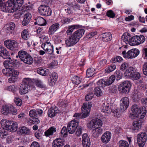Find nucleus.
<instances>
[{"label":"nucleus","mask_w":147,"mask_h":147,"mask_svg":"<svg viewBox=\"0 0 147 147\" xmlns=\"http://www.w3.org/2000/svg\"><path fill=\"white\" fill-rule=\"evenodd\" d=\"M59 110L57 107H52L50 108L48 113L49 117H52L55 116L58 113Z\"/></svg>","instance_id":"cd10ccee"},{"label":"nucleus","mask_w":147,"mask_h":147,"mask_svg":"<svg viewBox=\"0 0 147 147\" xmlns=\"http://www.w3.org/2000/svg\"><path fill=\"white\" fill-rule=\"evenodd\" d=\"M67 129L69 134L74 133V120H72L69 122Z\"/></svg>","instance_id":"e433bc0d"},{"label":"nucleus","mask_w":147,"mask_h":147,"mask_svg":"<svg viewBox=\"0 0 147 147\" xmlns=\"http://www.w3.org/2000/svg\"><path fill=\"white\" fill-rule=\"evenodd\" d=\"M42 47L43 49L46 51H47L50 55L52 54L53 53V46L51 43L49 42H46L43 43Z\"/></svg>","instance_id":"f3484780"},{"label":"nucleus","mask_w":147,"mask_h":147,"mask_svg":"<svg viewBox=\"0 0 147 147\" xmlns=\"http://www.w3.org/2000/svg\"><path fill=\"white\" fill-rule=\"evenodd\" d=\"M5 69L2 70L3 73L8 76H11L8 80V82L10 83L15 82L17 80L16 76L18 75L19 73L18 71L13 69L12 66H9V65H4Z\"/></svg>","instance_id":"f257e3e1"},{"label":"nucleus","mask_w":147,"mask_h":147,"mask_svg":"<svg viewBox=\"0 0 147 147\" xmlns=\"http://www.w3.org/2000/svg\"><path fill=\"white\" fill-rule=\"evenodd\" d=\"M131 86V84L130 81H125L119 85L118 89L120 92L128 93L130 90Z\"/></svg>","instance_id":"0eeeda50"},{"label":"nucleus","mask_w":147,"mask_h":147,"mask_svg":"<svg viewBox=\"0 0 147 147\" xmlns=\"http://www.w3.org/2000/svg\"><path fill=\"white\" fill-rule=\"evenodd\" d=\"M82 79L77 76H74V87L75 85H78L81 82Z\"/></svg>","instance_id":"4d7b16f0"},{"label":"nucleus","mask_w":147,"mask_h":147,"mask_svg":"<svg viewBox=\"0 0 147 147\" xmlns=\"http://www.w3.org/2000/svg\"><path fill=\"white\" fill-rule=\"evenodd\" d=\"M59 24L58 23H56L52 24L49 28L48 31L49 35H52L54 34L59 28Z\"/></svg>","instance_id":"393cba45"},{"label":"nucleus","mask_w":147,"mask_h":147,"mask_svg":"<svg viewBox=\"0 0 147 147\" xmlns=\"http://www.w3.org/2000/svg\"><path fill=\"white\" fill-rule=\"evenodd\" d=\"M102 124V122L101 120L94 119L90 121L88 126L90 129H92V128H95L97 126H101Z\"/></svg>","instance_id":"6ab92c4d"},{"label":"nucleus","mask_w":147,"mask_h":147,"mask_svg":"<svg viewBox=\"0 0 147 147\" xmlns=\"http://www.w3.org/2000/svg\"><path fill=\"white\" fill-rule=\"evenodd\" d=\"M16 7H17L18 9L24 3V0H14Z\"/></svg>","instance_id":"5fc2aeb1"},{"label":"nucleus","mask_w":147,"mask_h":147,"mask_svg":"<svg viewBox=\"0 0 147 147\" xmlns=\"http://www.w3.org/2000/svg\"><path fill=\"white\" fill-rule=\"evenodd\" d=\"M136 68L133 67H130L127 69L125 71L124 75L125 76L130 78L131 75L135 71Z\"/></svg>","instance_id":"c756f323"},{"label":"nucleus","mask_w":147,"mask_h":147,"mask_svg":"<svg viewBox=\"0 0 147 147\" xmlns=\"http://www.w3.org/2000/svg\"><path fill=\"white\" fill-rule=\"evenodd\" d=\"M30 82L29 79H24L19 88V92L21 95L24 94L28 92L30 87Z\"/></svg>","instance_id":"423d86ee"},{"label":"nucleus","mask_w":147,"mask_h":147,"mask_svg":"<svg viewBox=\"0 0 147 147\" xmlns=\"http://www.w3.org/2000/svg\"><path fill=\"white\" fill-rule=\"evenodd\" d=\"M16 58L18 57L20 59L19 63L22 64V62L27 64H31L33 63V59L31 56L26 51L24 50H20L18 53V55Z\"/></svg>","instance_id":"7ed1b4c3"},{"label":"nucleus","mask_w":147,"mask_h":147,"mask_svg":"<svg viewBox=\"0 0 147 147\" xmlns=\"http://www.w3.org/2000/svg\"><path fill=\"white\" fill-rule=\"evenodd\" d=\"M14 0H8L6 3V11L5 12L13 13L18 10L17 7H16Z\"/></svg>","instance_id":"f8f14e48"},{"label":"nucleus","mask_w":147,"mask_h":147,"mask_svg":"<svg viewBox=\"0 0 147 147\" xmlns=\"http://www.w3.org/2000/svg\"><path fill=\"white\" fill-rule=\"evenodd\" d=\"M76 117V118L74 119V132L76 130L75 129H76L78 127L75 133V135L77 136H79L82 134V128L80 126H78L80 118L77 117Z\"/></svg>","instance_id":"dca6fc26"},{"label":"nucleus","mask_w":147,"mask_h":147,"mask_svg":"<svg viewBox=\"0 0 147 147\" xmlns=\"http://www.w3.org/2000/svg\"><path fill=\"white\" fill-rule=\"evenodd\" d=\"M116 68L115 65H109L105 69L106 72L109 73L113 71Z\"/></svg>","instance_id":"37998d69"},{"label":"nucleus","mask_w":147,"mask_h":147,"mask_svg":"<svg viewBox=\"0 0 147 147\" xmlns=\"http://www.w3.org/2000/svg\"><path fill=\"white\" fill-rule=\"evenodd\" d=\"M10 113H12L13 115H16L18 114L17 110L13 106L10 105Z\"/></svg>","instance_id":"e2e57ef3"},{"label":"nucleus","mask_w":147,"mask_h":147,"mask_svg":"<svg viewBox=\"0 0 147 147\" xmlns=\"http://www.w3.org/2000/svg\"><path fill=\"white\" fill-rule=\"evenodd\" d=\"M57 80L50 77L48 79V83L50 86H53L55 84Z\"/></svg>","instance_id":"774afa93"},{"label":"nucleus","mask_w":147,"mask_h":147,"mask_svg":"<svg viewBox=\"0 0 147 147\" xmlns=\"http://www.w3.org/2000/svg\"><path fill=\"white\" fill-rule=\"evenodd\" d=\"M43 113L42 111L40 109H38L37 110L32 109L30 110L29 112V115L30 117L32 118L37 117L38 115H41Z\"/></svg>","instance_id":"4be33fe9"},{"label":"nucleus","mask_w":147,"mask_h":147,"mask_svg":"<svg viewBox=\"0 0 147 147\" xmlns=\"http://www.w3.org/2000/svg\"><path fill=\"white\" fill-rule=\"evenodd\" d=\"M67 103L66 102V101L63 100H61L58 103V105L62 107H65L67 105Z\"/></svg>","instance_id":"13d9d810"},{"label":"nucleus","mask_w":147,"mask_h":147,"mask_svg":"<svg viewBox=\"0 0 147 147\" xmlns=\"http://www.w3.org/2000/svg\"><path fill=\"white\" fill-rule=\"evenodd\" d=\"M115 79V76L114 75H112L108 79L105 81L103 79L99 80L97 82V84L98 86L104 88L105 86H108L111 85L114 81Z\"/></svg>","instance_id":"1a4fd4ad"},{"label":"nucleus","mask_w":147,"mask_h":147,"mask_svg":"<svg viewBox=\"0 0 147 147\" xmlns=\"http://www.w3.org/2000/svg\"><path fill=\"white\" fill-rule=\"evenodd\" d=\"M84 32L85 30L83 29H79L74 32V45L79 41Z\"/></svg>","instance_id":"a211bd4d"},{"label":"nucleus","mask_w":147,"mask_h":147,"mask_svg":"<svg viewBox=\"0 0 147 147\" xmlns=\"http://www.w3.org/2000/svg\"><path fill=\"white\" fill-rule=\"evenodd\" d=\"M139 94V93L137 91L134 92L133 93L131 98L133 101L137 102L140 99Z\"/></svg>","instance_id":"79ce46f5"},{"label":"nucleus","mask_w":147,"mask_h":147,"mask_svg":"<svg viewBox=\"0 0 147 147\" xmlns=\"http://www.w3.org/2000/svg\"><path fill=\"white\" fill-rule=\"evenodd\" d=\"M136 69L135 71H134L130 78V79L133 80H138L141 77L140 74L136 71Z\"/></svg>","instance_id":"ea45409f"},{"label":"nucleus","mask_w":147,"mask_h":147,"mask_svg":"<svg viewBox=\"0 0 147 147\" xmlns=\"http://www.w3.org/2000/svg\"><path fill=\"white\" fill-rule=\"evenodd\" d=\"M102 112L105 113V115H108V114L111 113V112L114 113L115 116L117 115V110H114L111 109V106L107 102L104 103L101 107Z\"/></svg>","instance_id":"ddd939ff"},{"label":"nucleus","mask_w":147,"mask_h":147,"mask_svg":"<svg viewBox=\"0 0 147 147\" xmlns=\"http://www.w3.org/2000/svg\"><path fill=\"white\" fill-rule=\"evenodd\" d=\"M140 53V51L137 49H132L128 51L127 53L124 51L122 54L125 58L133 59L137 57Z\"/></svg>","instance_id":"6e6552de"},{"label":"nucleus","mask_w":147,"mask_h":147,"mask_svg":"<svg viewBox=\"0 0 147 147\" xmlns=\"http://www.w3.org/2000/svg\"><path fill=\"white\" fill-rule=\"evenodd\" d=\"M137 38L138 42L139 45L143 43L145 40V37L143 35H137Z\"/></svg>","instance_id":"8fccbe9b"},{"label":"nucleus","mask_w":147,"mask_h":147,"mask_svg":"<svg viewBox=\"0 0 147 147\" xmlns=\"http://www.w3.org/2000/svg\"><path fill=\"white\" fill-rule=\"evenodd\" d=\"M101 126H98L95 128V129L92 131V136L94 138L98 137L99 135L102 132V130L101 128Z\"/></svg>","instance_id":"b1692460"},{"label":"nucleus","mask_w":147,"mask_h":147,"mask_svg":"<svg viewBox=\"0 0 147 147\" xmlns=\"http://www.w3.org/2000/svg\"><path fill=\"white\" fill-rule=\"evenodd\" d=\"M1 126L3 129L11 132H14L17 130L18 125L16 122L3 119L1 121Z\"/></svg>","instance_id":"f03ea898"},{"label":"nucleus","mask_w":147,"mask_h":147,"mask_svg":"<svg viewBox=\"0 0 147 147\" xmlns=\"http://www.w3.org/2000/svg\"><path fill=\"white\" fill-rule=\"evenodd\" d=\"M101 40L104 42L110 41L112 39L111 34L110 32H105L101 35Z\"/></svg>","instance_id":"bb28decb"},{"label":"nucleus","mask_w":147,"mask_h":147,"mask_svg":"<svg viewBox=\"0 0 147 147\" xmlns=\"http://www.w3.org/2000/svg\"><path fill=\"white\" fill-rule=\"evenodd\" d=\"M114 75L115 78L116 77H117V80H118L122 78V76L119 71H116Z\"/></svg>","instance_id":"338daca9"},{"label":"nucleus","mask_w":147,"mask_h":147,"mask_svg":"<svg viewBox=\"0 0 147 147\" xmlns=\"http://www.w3.org/2000/svg\"><path fill=\"white\" fill-rule=\"evenodd\" d=\"M97 32L96 31L92 32L86 35V37L88 38H90L97 34Z\"/></svg>","instance_id":"0e129e2a"},{"label":"nucleus","mask_w":147,"mask_h":147,"mask_svg":"<svg viewBox=\"0 0 147 147\" xmlns=\"http://www.w3.org/2000/svg\"><path fill=\"white\" fill-rule=\"evenodd\" d=\"M31 18V14L29 13L26 14L24 16V20L22 21V24L23 26L27 25L30 21Z\"/></svg>","instance_id":"2f4dec72"},{"label":"nucleus","mask_w":147,"mask_h":147,"mask_svg":"<svg viewBox=\"0 0 147 147\" xmlns=\"http://www.w3.org/2000/svg\"><path fill=\"white\" fill-rule=\"evenodd\" d=\"M73 20L72 19H69L67 18H63L61 21V22L63 24H68Z\"/></svg>","instance_id":"052dcab7"},{"label":"nucleus","mask_w":147,"mask_h":147,"mask_svg":"<svg viewBox=\"0 0 147 147\" xmlns=\"http://www.w3.org/2000/svg\"><path fill=\"white\" fill-rule=\"evenodd\" d=\"M37 71L38 74L44 76L47 75L49 73V70L48 69H43L41 67L38 69Z\"/></svg>","instance_id":"4c0bfd02"},{"label":"nucleus","mask_w":147,"mask_h":147,"mask_svg":"<svg viewBox=\"0 0 147 147\" xmlns=\"http://www.w3.org/2000/svg\"><path fill=\"white\" fill-rule=\"evenodd\" d=\"M14 102L16 105L18 106H20L22 104V100L19 98L16 97L14 99Z\"/></svg>","instance_id":"680f3d73"},{"label":"nucleus","mask_w":147,"mask_h":147,"mask_svg":"<svg viewBox=\"0 0 147 147\" xmlns=\"http://www.w3.org/2000/svg\"><path fill=\"white\" fill-rule=\"evenodd\" d=\"M88 105L86 104V105H83L81 109L82 113H76L74 114V117H77L79 118L83 119L89 115V112L90 108L91 107V102H88Z\"/></svg>","instance_id":"39448f33"},{"label":"nucleus","mask_w":147,"mask_h":147,"mask_svg":"<svg viewBox=\"0 0 147 147\" xmlns=\"http://www.w3.org/2000/svg\"><path fill=\"white\" fill-rule=\"evenodd\" d=\"M21 36L22 38L24 40H27L29 37L28 32L26 30H23L21 33Z\"/></svg>","instance_id":"6e6d98bb"},{"label":"nucleus","mask_w":147,"mask_h":147,"mask_svg":"<svg viewBox=\"0 0 147 147\" xmlns=\"http://www.w3.org/2000/svg\"><path fill=\"white\" fill-rule=\"evenodd\" d=\"M131 38L130 34L128 33H124L121 36V39L126 44L129 43V41Z\"/></svg>","instance_id":"473e14b6"},{"label":"nucleus","mask_w":147,"mask_h":147,"mask_svg":"<svg viewBox=\"0 0 147 147\" xmlns=\"http://www.w3.org/2000/svg\"><path fill=\"white\" fill-rule=\"evenodd\" d=\"M123 60V59L121 57L117 56L116 57L112 58L110 61V62L113 63H115L116 62L120 63Z\"/></svg>","instance_id":"a18cd8bd"},{"label":"nucleus","mask_w":147,"mask_h":147,"mask_svg":"<svg viewBox=\"0 0 147 147\" xmlns=\"http://www.w3.org/2000/svg\"><path fill=\"white\" fill-rule=\"evenodd\" d=\"M10 105H5L3 106L1 110V113L5 115H7L8 113H10Z\"/></svg>","instance_id":"72a5a7b5"},{"label":"nucleus","mask_w":147,"mask_h":147,"mask_svg":"<svg viewBox=\"0 0 147 147\" xmlns=\"http://www.w3.org/2000/svg\"><path fill=\"white\" fill-rule=\"evenodd\" d=\"M20 131L22 134H29L30 133V130L26 127L23 126L20 128Z\"/></svg>","instance_id":"c03bdc74"},{"label":"nucleus","mask_w":147,"mask_h":147,"mask_svg":"<svg viewBox=\"0 0 147 147\" xmlns=\"http://www.w3.org/2000/svg\"><path fill=\"white\" fill-rule=\"evenodd\" d=\"M56 131L55 128L52 127L45 132V135L47 137L49 136L50 135H53V132H55Z\"/></svg>","instance_id":"58836bf2"},{"label":"nucleus","mask_w":147,"mask_h":147,"mask_svg":"<svg viewBox=\"0 0 147 147\" xmlns=\"http://www.w3.org/2000/svg\"><path fill=\"white\" fill-rule=\"evenodd\" d=\"M137 140L139 147H143L147 140L146 134L145 132H141L137 136Z\"/></svg>","instance_id":"9b49d317"},{"label":"nucleus","mask_w":147,"mask_h":147,"mask_svg":"<svg viewBox=\"0 0 147 147\" xmlns=\"http://www.w3.org/2000/svg\"><path fill=\"white\" fill-rule=\"evenodd\" d=\"M74 34L69 37V39L66 41V45L68 47L72 46L74 45Z\"/></svg>","instance_id":"a19ab883"},{"label":"nucleus","mask_w":147,"mask_h":147,"mask_svg":"<svg viewBox=\"0 0 147 147\" xmlns=\"http://www.w3.org/2000/svg\"><path fill=\"white\" fill-rule=\"evenodd\" d=\"M137 35L131 37L129 44L131 46H135L139 45L138 42Z\"/></svg>","instance_id":"c9c22d12"},{"label":"nucleus","mask_w":147,"mask_h":147,"mask_svg":"<svg viewBox=\"0 0 147 147\" xmlns=\"http://www.w3.org/2000/svg\"><path fill=\"white\" fill-rule=\"evenodd\" d=\"M119 147H129V144L126 141L121 140L119 142Z\"/></svg>","instance_id":"3c124183"},{"label":"nucleus","mask_w":147,"mask_h":147,"mask_svg":"<svg viewBox=\"0 0 147 147\" xmlns=\"http://www.w3.org/2000/svg\"><path fill=\"white\" fill-rule=\"evenodd\" d=\"M67 129L66 127H63L61 130V136L62 137L65 138L68 134Z\"/></svg>","instance_id":"de8ad7c7"},{"label":"nucleus","mask_w":147,"mask_h":147,"mask_svg":"<svg viewBox=\"0 0 147 147\" xmlns=\"http://www.w3.org/2000/svg\"><path fill=\"white\" fill-rule=\"evenodd\" d=\"M143 121L142 119L134 121L132 123V131L133 132H137L141 128Z\"/></svg>","instance_id":"2eb2a0df"},{"label":"nucleus","mask_w":147,"mask_h":147,"mask_svg":"<svg viewBox=\"0 0 147 147\" xmlns=\"http://www.w3.org/2000/svg\"><path fill=\"white\" fill-rule=\"evenodd\" d=\"M38 12L42 16H51L52 11L49 6L45 5H41L38 8Z\"/></svg>","instance_id":"9d476101"},{"label":"nucleus","mask_w":147,"mask_h":147,"mask_svg":"<svg viewBox=\"0 0 147 147\" xmlns=\"http://www.w3.org/2000/svg\"><path fill=\"white\" fill-rule=\"evenodd\" d=\"M117 88L115 85L113 86L112 87L109 88V92L112 95L116 94L117 92Z\"/></svg>","instance_id":"09e8293b"},{"label":"nucleus","mask_w":147,"mask_h":147,"mask_svg":"<svg viewBox=\"0 0 147 147\" xmlns=\"http://www.w3.org/2000/svg\"><path fill=\"white\" fill-rule=\"evenodd\" d=\"M15 27V24L13 22H11L9 24H6L5 26V30L9 31L11 34H13L14 33V29Z\"/></svg>","instance_id":"c85d7f7f"},{"label":"nucleus","mask_w":147,"mask_h":147,"mask_svg":"<svg viewBox=\"0 0 147 147\" xmlns=\"http://www.w3.org/2000/svg\"><path fill=\"white\" fill-rule=\"evenodd\" d=\"M100 69V66H98L97 68L95 69L93 67L90 68L86 70V77L87 78H90L92 77L94 74V72L97 69L99 70Z\"/></svg>","instance_id":"7c9ffc66"},{"label":"nucleus","mask_w":147,"mask_h":147,"mask_svg":"<svg viewBox=\"0 0 147 147\" xmlns=\"http://www.w3.org/2000/svg\"><path fill=\"white\" fill-rule=\"evenodd\" d=\"M131 110L135 117L140 119L143 118L147 113V110L145 107H139L136 105H133Z\"/></svg>","instance_id":"20e7f679"},{"label":"nucleus","mask_w":147,"mask_h":147,"mask_svg":"<svg viewBox=\"0 0 147 147\" xmlns=\"http://www.w3.org/2000/svg\"><path fill=\"white\" fill-rule=\"evenodd\" d=\"M94 94L97 96H101L102 94L101 90L98 87H96L94 90Z\"/></svg>","instance_id":"49530a36"},{"label":"nucleus","mask_w":147,"mask_h":147,"mask_svg":"<svg viewBox=\"0 0 147 147\" xmlns=\"http://www.w3.org/2000/svg\"><path fill=\"white\" fill-rule=\"evenodd\" d=\"M6 3L4 2L2 0H0V7H1V11L5 12L6 9H5Z\"/></svg>","instance_id":"bf43d9fd"},{"label":"nucleus","mask_w":147,"mask_h":147,"mask_svg":"<svg viewBox=\"0 0 147 147\" xmlns=\"http://www.w3.org/2000/svg\"><path fill=\"white\" fill-rule=\"evenodd\" d=\"M111 136V133L110 132L108 131L105 132L101 137L102 142L105 144L108 143L110 140Z\"/></svg>","instance_id":"412c9836"},{"label":"nucleus","mask_w":147,"mask_h":147,"mask_svg":"<svg viewBox=\"0 0 147 147\" xmlns=\"http://www.w3.org/2000/svg\"><path fill=\"white\" fill-rule=\"evenodd\" d=\"M9 55V52L4 47L0 45V56L4 59H6Z\"/></svg>","instance_id":"a878e982"},{"label":"nucleus","mask_w":147,"mask_h":147,"mask_svg":"<svg viewBox=\"0 0 147 147\" xmlns=\"http://www.w3.org/2000/svg\"><path fill=\"white\" fill-rule=\"evenodd\" d=\"M106 15L109 18H113L115 17V14L112 10H109L107 11Z\"/></svg>","instance_id":"603ef678"},{"label":"nucleus","mask_w":147,"mask_h":147,"mask_svg":"<svg viewBox=\"0 0 147 147\" xmlns=\"http://www.w3.org/2000/svg\"><path fill=\"white\" fill-rule=\"evenodd\" d=\"M74 31V26H69L68 29L66 31V33L67 35H70Z\"/></svg>","instance_id":"69168bd1"},{"label":"nucleus","mask_w":147,"mask_h":147,"mask_svg":"<svg viewBox=\"0 0 147 147\" xmlns=\"http://www.w3.org/2000/svg\"><path fill=\"white\" fill-rule=\"evenodd\" d=\"M65 144V141L61 138H57L52 143L53 147H63Z\"/></svg>","instance_id":"5701e85b"},{"label":"nucleus","mask_w":147,"mask_h":147,"mask_svg":"<svg viewBox=\"0 0 147 147\" xmlns=\"http://www.w3.org/2000/svg\"><path fill=\"white\" fill-rule=\"evenodd\" d=\"M46 23V20L41 17L37 18L36 22L34 23L35 24H37L38 25L41 26L45 25Z\"/></svg>","instance_id":"f704fd0d"},{"label":"nucleus","mask_w":147,"mask_h":147,"mask_svg":"<svg viewBox=\"0 0 147 147\" xmlns=\"http://www.w3.org/2000/svg\"><path fill=\"white\" fill-rule=\"evenodd\" d=\"M35 83L37 87L42 88H45L46 86L43 84V83L40 80H36L35 82Z\"/></svg>","instance_id":"864d4df0"},{"label":"nucleus","mask_w":147,"mask_h":147,"mask_svg":"<svg viewBox=\"0 0 147 147\" xmlns=\"http://www.w3.org/2000/svg\"><path fill=\"white\" fill-rule=\"evenodd\" d=\"M82 144L84 147H90V141L87 134H83Z\"/></svg>","instance_id":"aec40b11"},{"label":"nucleus","mask_w":147,"mask_h":147,"mask_svg":"<svg viewBox=\"0 0 147 147\" xmlns=\"http://www.w3.org/2000/svg\"><path fill=\"white\" fill-rule=\"evenodd\" d=\"M5 46L8 49L14 51L18 47V43L14 40H7L4 42Z\"/></svg>","instance_id":"4468645a"}]
</instances>
